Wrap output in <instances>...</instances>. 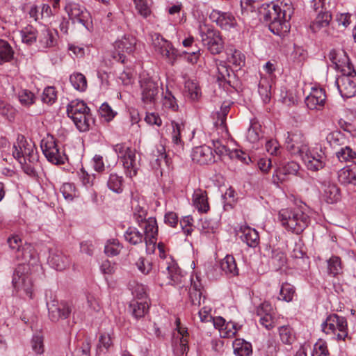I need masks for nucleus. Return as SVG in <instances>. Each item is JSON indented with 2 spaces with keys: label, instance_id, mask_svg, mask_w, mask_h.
I'll list each match as a JSON object with an SVG mask.
<instances>
[{
  "label": "nucleus",
  "instance_id": "nucleus-1",
  "mask_svg": "<svg viewBox=\"0 0 356 356\" xmlns=\"http://www.w3.org/2000/svg\"><path fill=\"white\" fill-rule=\"evenodd\" d=\"M286 8L275 4L268 5L260 11L264 22L268 24L270 31L275 35H282L289 31V22L293 13L290 5L285 3Z\"/></svg>",
  "mask_w": 356,
  "mask_h": 356
},
{
  "label": "nucleus",
  "instance_id": "nucleus-2",
  "mask_svg": "<svg viewBox=\"0 0 356 356\" xmlns=\"http://www.w3.org/2000/svg\"><path fill=\"white\" fill-rule=\"evenodd\" d=\"M279 219L283 227L296 234L302 233L309 222V216L302 206L282 209L279 212Z\"/></svg>",
  "mask_w": 356,
  "mask_h": 356
},
{
  "label": "nucleus",
  "instance_id": "nucleus-3",
  "mask_svg": "<svg viewBox=\"0 0 356 356\" xmlns=\"http://www.w3.org/2000/svg\"><path fill=\"white\" fill-rule=\"evenodd\" d=\"M322 330L332 339L344 340L348 336L346 319L336 314L329 315L322 324Z\"/></svg>",
  "mask_w": 356,
  "mask_h": 356
},
{
  "label": "nucleus",
  "instance_id": "nucleus-4",
  "mask_svg": "<svg viewBox=\"0 0 356 356\" xmlns=\"http://www.w3.org/2000/svg\"><path fill=\"white\" fill-rule=\"evenodd\" d=\"M201 40L203 44L212 54H218L224 49V42L220 32L207 25L200 26Z\"/></svg>",
  "mask_w": 356,
  "mask_h": 356
},
{
  "label": "nucleus",
  "instance_id": "nucleus-5",
  "mask_svg": "<svg viewBox=\"0 0 356 356\" xmlns=\"http://www.w3.org/2000/svg\"><path fill=\"white\" fill-rule=\"evenodd\" d=\"M346 63V69H342V75L337 79L336 83L341 95L350 98L356 95V83L353 80L356 72L348 62Z\"/></svg>",
  "mask_w": 356,
  "mask_h": 356
},
{
  "label": "nucleus",
  "instance_id": "nucleus-6",
  "mask_svg": "<svg viewBox=\"0 0 356 356\" xmlns=\"http://www.w3.org/2000/svg\"><path fill=\"white\" fill-rule=\"evenodd\" d=\"M13 157L18 161L28 160L30 163H38V156L34 145L26 141L24 136L18 137L17 144L12 147Z\"/></svg>",
  "mask_w": 356,
  "mask_h": 356
},
{
  "label": "nucleus",
  "instance_id": "nucleus-7",
  "mask_svg": "<svg viewBox=\"0 0 356 356\" xmlns=\"http://www.w3.org/2000/svg\"><path fill=\"white\" fill-rule=\"evenodd\" d=\"M29 270V265L19 264L14 271L12 283L15 289L23 290L30 298H32L33 283Z\"/></svg>",
  "mask_w": 356,
  "mask_h": 356
},
{
  "label": "nucleus",
  "instance_id": "nucleus-8",
  "mask_svg": "<svg viewBox=\"0 0 356 356\" xmlns=\"http://www.w3.org/2000/svg\"><path fill=\"white\" fill-rule=\"evenodd\" d=\"M42 151L47 160L54 164H63L66 156L58 147L53 136L47 135L40 143Z\"/></svg>",
  "mask_w": 356,
  "mask_h": 356
},
{
  "label": "nucleus",
  "instance_id": "nucleus-9",
  "mask_svg": "<svg viewBox=\"0 0 356 356\" xmlns=\"http://www.w3.org/2000/svg\"><path fill=\"white\" fill-rule=\"evenodd\" d=\"M152 38L155 51L170 63L173 64L177 56V50L159 33H154Z\"/></svg>",
  "mask_w": 356,
  "mask_h": 356
},
{
  "label": "nucleus",
  "instance_id": "nucleus-10",
  "mask_svg": "<svg viewBox=\"0 0 356 356\" xmlns=\"http://www.w3.org/2000/svg\"><path fill=\"white\" fill-rule=\"evenodd\" d=\"M136 39L131 35H125L121 40L115 42V51L113 58L124 63L126 59L125 54L130 55L136 48Z\"/></svg>",
  "mask_w": 356,
  "mask_h": 356
},
{
  "label": "nucleus",
  "instance_id": "nucleus-11",
  "mask_svg": "<svg viewBox=\"0 0 356 356\" xmlns=\"http://www.w3.org/2000/svg\"><path fill=\"white\" fill-rule=\"evenodd\" d=\"M285 143L287 149L293 154L300 156L307 151L308 143L300 132H288Z\"/></svg>",
  "mask_w": 356,
  "mask_h": 356
},
{
  "label": "nucleus",
  "instance_id": "nucleus-12",
  "mask_svg": "<svg viewBox=\"0 0 356 356\" xmlns=\"http://www.w3.org/2000/svg\"><path fill=\"white\" fill-rule=\"evenodd\" d=\"M47 307L49 318L54 322L67 318L72 312L71 305L65 302H58L56 300H52L47 303Z\"/></svg>",
  "mask_w": 356,
  "mask_h": 356
},
{
  "label": "nucleus",
  "instance_id": "nucleus-13",
  "mask_svg": "<svg viewBox=\"0 0 356 356\" xmlns=\"http://www.w3.org/2000/svg\"><path fill=\"white\" fill-rule=\"evenodd\" d=\"M142 89V100L145 104L155 101L159 93L158 84L151 79H143L140 81Z\"/></svg>",
  "mask_w": 356,
  "mask_h": 356
},
{
  "label": "nucleus",
  "instance_id": "nucleus-14",
  "mask_svg": "<svg viewBox=\"0 0 356 356\" xmlns=\"http://www.w3.org/2000/svg\"><path fill=\"white\" fill-rule=\"evenodd\" d=\"M192 159L195 163L207 165L215 162L212 149L207 145L196 147L193 149Z\"/></svg>",
  "mask_w": 356,
  "mask_h": 356
},
{
  "label": "nucleus",
  "instance_id": "nucleus-15",
  "mask_svg": "<svg viewBox=\"0 0 356 356\" xmlns=\"http://www.w3.org/2000/svg\"><path fill=\"white\" fill-rule=\"evenodd\" d=\"M216 79L219 84L222 85L223 83L232 86L235 80L234 70L230 69L226 63L221 60L216 63Z\"/></svg>",
  "mask_w": 356,
  "mask_h": 356
},
{
  "label": "nucleus",
  "instance_id": "nucleus-16",
  "mask_svg": "<svg viewBox=\"0 0 356 356\" xmlns=\"http://www.w3.org/2000/svg\"><path fill=\"white\" fill-rule=\"evenodd\" d=\"M239 238L250 247H256L259 244V236L258 232L249 226H241L236 230Z\"/></svg>",
  "mask_w": 356,
  "mask_h": 356
},
{
  "label": "nucleus",
  "instance_id": "nucleus-17",
  "mask_svg": "<svg viewBox=\"0 0 356 356\" xmlns=\"http://www.w3.org/2000/svg\"><path fill=\"white\" fill-rule=\"evenodd\" d=\"M325 93L321 88H312L305 99V104L309 109H321L325 102Z\"/></svg>",
  "mask_w": 356,
  "mask_h": 356
},
{
  "label": "nucleus",
  "instance_id": "nucleus-18",
  "mask_svg": "<svg viewBox=\"0 0 356 356\" xmlns=\"http://www.w3.org/2000/svg\"><path fill=\"white\" fill-rule=\"evenodd\" d=\"M67 13L73 23H79L86 27L87 21L89 17V13L79 4H70L67 7Z\"/></svg>",
  "mask_w": 356,
  "mask_h": 356
},
{
  "label": "nucleus",
  "instance_id": "nucleus-19",
  "mask_svg": "<svg viewBox=\"0 0 356 356\" xmlns=\"http://www.w3.org/2000/svg\"><path fill=\"white\" fill-rule=\"evenodd\" d=\"M48 262L57 270H63L70 265L68 257L58 249L51 250Z\"/></svg>",
  "mask_w": 356,
  "mask_h": 356
},
{
  "label": "nucleus",
  "instance_id": "nucleus-20",
  "mask_svg": "<svg viewBox=\"0 0 356 356\" xmlns=\"http://www.w3.org/2000/svg\"><path fill=\"white\" fill-rule=\"evenodd\" d=\"M159 267L161 269L165 268L159 275V277L163 280V284L172 285L180 281V277L177 273V269L174 266L166 265L162 261L159 264Z\"/></svg>",
  "mask_w": 356,
  "mask_h": 356
},
{
  "label": "nucleus",
  "instance_id": "nucleus-21",
  "mask_svg": "<svg viewBox=\"0 0 356 356\" xmlns=\"http://www.w3.org/2000/svg\"><path fill=\"white\" fill-rule=\"evenodd\" d=\"M144 223V237L145 238V244L147 246L152 245L154 248L156 242V235L158 233V227L156 221L154 218H149L145 220Z\"/></svg>",
  "mask_w": 356,
  "mask_h": 356
},
{
  "label": "nucleus",
  "instance_id": "nucleus-22",
  "mask_svg": "<svg viewBox=\"0 0 356 356\" xmlns=\"http://www.w3.org/2000/svg\"><path fill=\"white\" fill-rule=\"evenodd\" d=\"M125 173L127 177H133L136 175L138 163L136 159L134 151H128L127 154L121 159Z\"/></svg>",
  "mask_w": 356,
  "mask_h": 356
},
{
  "label": "nucleus",
  "instance_id": "nucleus-23",
  "mask_svg": "<svg viewBox=\"0 0 356 356\" xmlns=\"http://www.w3.org/2000/svg\"><path fill=\"white\" fill-rule=\"evenodd\" d=\"M210 18L213 22L222 28L233 26L236 22L234 16L229 13H223L213 10L210 14Z\"/></svg>",
  "mask_w": 356,
  "mask_h": 356
},
{
  "label": "nucleus",
  "instance_id": "nucleus-24",
  "mask_svg": "<svg viewBox=\"0 0 356 356\" xmlns=\"http://www.w3.org/2000/svg\"><path fill=\"white\" fill-rule=\"evenodd\" d=\"M129 310L136 318L143 317L148 312L149 304L147 299L133 300L129 304Z\"/></svg>",
  "mask_w": 356,
  "mask_h": 356
},
{
  "label": "nucleus",
  "instance_id": "nucleus-25",
  "mask_svg": "<svg viewBox=\"0 0 356 356\" xmlns=\"http://www.w3.org/2000/svg\"><path fill=\"white\" fill-rule=\"evenodd\" d=\"M230 111V104L224 102L220 111L216 113V120L215 121V125L218 130L221 132L227 133V127L226 125L227 115Z\"/></svg>",
  "mask_w": 356,
  "mask_h": 356
},
{
  "label": "nucleus",
  "instance_id": "nucleus-26",
  "mask_svg": "<svg viewBox=\"0 0 356 356\" xmlns=\"http://www.w3.org/2000/svg\"><path fill=\"white\" fill-rule=\"evenodd\" d=\"M331 20L332 15L328 11L321 10L310 24V29L314 33L318 32L321 29L327 27Z\"/></svg>",
  "mask_w": 356,
  "mask_h": 356
},
{
  "label": "nucleus",
  "instance_id": "nucleus-27",
  "mask_svg": "<svg viewBox=\"0 0 356 356\" xmlns=\"http://www.w3.org/2000/svg\"><path fill=\"white\" fill-rule=\"evenodd\" d=\"M323 195L327 203L333 204L339 200V190L334 184L324 183L323 184Z\"/></svg>",
  "mask_w": 356,
  "mask_h": 356
},
{
  "label": "nucleus",
  "instance_id": "nucleus-28",
  "mask_svg": "<svg viewBox=\"0 0 356 356\" xmlns=\"http://www.w3.org/2000/svg\"><path fill=\"white\" fill-rule=\"evenodd\" d=\"M193 204L200 212H207L209 209V205L207 192L201 189L195 191L193 194Z\"/></svg>",
  "mask_w": 356,
  "mask_h": 356
},
{
  "label": "nucleus",
  "instance_id": "nucleus-29",
  "mask_svg": "<svg viewBox=\"0 0 356 356\" xmlns=\"http://www.w3.org/2000/svg\"><path fill=\"white\" fill-rule=\"evenodd\" d=\"M37 37L39 42L44 48L51 47L56 44V40L55 35L45 26L37 31Z\"/></svg>",
  "mask_w": 356,
  "mask_h": 356
},
{
  "label": "nucleus",
  "instance_id": "nucleus-30",
  "mask_svg": "<svg viewBox=\"0 0 356 356\" xmlns=\"http://www.w3.org/2000/svg\"><path fill=\"white\" fill-rule=\"evenodd\" d=\"M76 128L80 131H86L89 129L91 124L94 123V120L91 116L90 111L86 113H81L79 115L70 118Z\"/></svg>",
  "mask_w": 356,
  "mask_h": 356
},
{
  "label": "nucleus",
  "instance_id": "nucleus-31",
  "mask_svg": "<svg viewBox=\"0 0 356 356\" xmlns=\"http://www.w3.org/2000/svg\"><path fill=\"white\" fill-rule=\"evenodd\" d=\"M90 108L83 102L78 99L72 101L67 107V114L69 118L79 115V114L89 112Z\"/></svg>",
  "mask_w": 356,
  "mask_h": 356
},
{
  "label": "nucleus",
  "instance_id": "nucleus-32",
  "mask_svg": "<svg viewBox=\"0 0 356 356\" xmlns=\"http://www.w3.org/2000/svg\"><path fill=\"white\" fill-rule=\"evenodd\" d=\"M227 62L233 66L235 70H240L245 64V56L239 51L230 49L227 53Z\"/></svg>",
  "mask_w": 356,
  "mask_h": 356
},
{
  "label": "nucleus",
  "instance_id": "nucleus-33",
  "mask_svg": "<svg viewBox=\"0 0 356 356\" xmlns=\"http://www.w3.org/2000/svg\"><path fill=\"white\" fill-rule=\"evenodd\" d=\"M124 236L125 240L131 245H136L145 242L144 234L133 227H130L127 229Z\"/></svg>",
  "mask_w": 356,
  "mask_h": 356
},
{
  "label": "nucleus",
  "instance_id": "nucleus-34",
  "mask_svg": "<svg viewBox=\"0 0 356 356\" xmlns=\"http://www.w3.org/2000/svg\"><path fill=\"white\" fill-rule=\"evenodd\" d=\"M220 268L226 274L232 276L238 275V269L236 266L235 259L232 255H227L220 263Z\"/></svg>",
  "mask_w": 356,
  "mask_h": 356
},
{
  "label": "nucleus",
  "instance_id": "nucleus-35",
  "mask_svg": "<svg viewBox=\"0 0 356 356\" xmlns=\"http://www.w3.org/2000/svg\"><path fill=\"white\" fill-rule=\"evenodd\" d=\"M233 348L236 356H250L252 352L251 344L240 339H236L234 341Z\"/></svg>",
  "mask_w": 356,
  "mask_h": 356
},
{
  "label": "nucleus",
  "instance_id": "nucleus-36",
  "mask_svg": "<svg viewBox=\"0 0 356 356\" xmlns=\"http://www.w3.org/2000/svg\"><path fill=\"white\" fill-rule=\"evenodd\" d=\"M328 58L334 65V67L337 70H340L342 72V69H346L347 66L344 65L346 63L348 58L344 54L343 51L337 52L336 50L332 49L328 54Z\"/></svg>",
  "mask_w": 356,
  "mask_h": 356
},
{
  "label": "nucleus",
  "instance_id": "nucleus-37",
  "mask_svg": "<svg viewBox=\"0 0 356 356\" xmlns=\"http://www.w3.org/2000/svg\"><path fill=\"white\" fill-rule=\"evenodd\" d=\"M269 307L270 305L268 304L263 303L261 305V307L257 309V314L261 316L260 323L267 330H270L275 326L272 316L266 313V312L268 310Z\"/></svg>",
  "mask_w": 356,
  "mask_h": 356
},
{
  "label": "nucleus",
  "instance_id": "nucleus-38",
  "mask_svg": "<svg viewBox=\"0 0 356 356\" xmlns=\"http://www.w3.org/2000/svg\"><path fill=\"white\" fill-rule=\"evenodd\" d=\"M339 179L344 184L356 186V165L341 169L339 172Z\"/></svg>",
  "mask_w": 356,
  "mask_h": 356
},
{
  "label": "nucleus",
  "instance_id": "nucleus-39",
  "mask_svg": "<svg viewBox=\"0 0 356 356\" xmlns=\"http://www.w3.org/2000/svg\"><path fill=\"white\" fill-rule=\"evenodd\" d=\"M79 177L83 185L87 188L91 190V195L93 199L97 198V193L92 188L95 184V177L94 175H89L85 170H81Z\"/></svg>",
  "mask_w": 356,
  "mask_h": 356
},
{
  "label": "nucleus",
  "instance_id": "nucleus-40",
  "mask_svg": "<svg viewBox=\"0 0 356 356\" xmlns=\"http://www.w3.org/2000/svg\"><path fill=\"white\" fill-rule=\"evenodd\" d=\"M107 186L108 188L116 193H120L123 191V178L116 173H111L109 175L107 181Z\"/></svg>",
  "mask_w": 356,
  "mask_h": 356
},
{
  "label": "nucleus",
  "instance_id": "nucleus-41",
  "mask_svg": "<svg viewBox=\"0 0 356 356\" xmlns=\"http://www.w3.org/2000/svg\"><path fill=\"white\" fill-rule=\"evenodd\" d=\"M185 89L186 95L192 101H197L201 97L200 88L195 81H186L185 83Z\"/></svg>",
  "mask_w": 356,
  "mask_h": 356
},
{
  "label": "nucleus",
  "instance_id": "nucleus-42",
  "mask_svg": "<svg viewBox=\"0 0 356 356\" xmlns=\"http://www.w3.org/2000/svg\"><path fill=\"white\" fill-rule=\"evenodd\" d=\"M172 131V141L176 145H182L183 143L181 140L182 134L184 131L185 124L183 122H178L172 121L171 122Z\"/></svg>",
  "mask_w": 356,
  "mask_h": 356
},
{
  "label": "nucleus",
  "instance_id": "nucleus-43",
  "mask_svg": "<svg viewBox=\"0 0 356 356\" xmlns=\"http://www.w3.org/2000/svg\"><path fill=\"white\" fill-rule=\"evenodd\" d=\"M172 346L175 356H186L188 350V339L186 338L175 339Z\"/></svg>",
  "mask_w": 356,
  "mask_h": 356
},
{
  "label": "nucleus",
  "instance_id": "nucleus-44",
  "mask_svg": "<svg viewBox=\"0 0 356 356\" xmlns=\"http://www.w3.org/2000/svg\"><path fill=\"white\" fill-rule=\"evenodd\" d=\"M279 334L281 341L285 344H292L296 341L293 330L289 325L281 326L279 328Z\"/></svg>",
  "mask_w": 356,
  "mask_h": 356
},
{
  "label": "nucleus",
  "instance_id": "nucleus-45",
  "mask_svg": "<svg viewBox=\"0 0 356 356\" xmlns=\"http://www.w3.org/2000/svg\"><path fill=\"white\" fill-rule=\"evenodd\" d=\"M122 249V245L119 241L112 238L107 241L104 247V252L108 257H113L119 254Z\"/></svg>",
  "mask_w": 356,
  "mask_h": 356
},
{
  "label": "nucleus",
  "instance_id": "nucleus-46",
  "mask_svg": "<svg viewBox=\"0 0 356 356\" xmlns=\"http://www.w3.org/2000/svg\"><path fill=\"white\" fill-rule=\"evenodd\" d=\"M14 55V51L9 44L5 40H0V63L9 62Z\"/></svg>",
  "mask_w": 356,
  "mask_h": 356
},
{
  "label": "nucleus",
  "instance_id": "nucleus-47",
  "mask_svg": "<svg viewBox=\"0 0 356 356\" xmlns=\"http://www.w3.org/2000/svg\"><path fill=\"white\" fill-rule=\"evenodd\" d=\"M70 81L73 87L79 91H85L87 88V80L81 73H74L70 77Z\"/></svg>",
  "mask_w": 356,
  "mask_h": 356
},
{
  "label": "nucleus",
  "instance_id": "nucleus-48",
  "mask_svg": "<svg viewBox=\"0 0 356 356\" xmlns=\"http://www.w3.org/2000/svg\"><path fill=\"white\" fill-rule=\"evenodd\" d=\"M270 86L269 83L266 80H261L258 86V92L260 95L264 103H268L270 97Z\"/></svg>",
  "mask_w": 356,
  "mask_h": 356
},
{
  "label": "nucleus",
  "instance_id": "nucleus-49",
  "mask_svg": "<svg viewBox=\"0 0 356 356\" xmlns=\"http://www.w3.org/2000/svg\"><path fill=\"white\" fill-rule=\"evenodd\" d=\"M327 270L330 274L336 275L342 270L341 259L337 256H332L327 260Z\"/></svg>",
  "mask_w": 356,
  "mask_h": 356
},
{
  "label": "nucleus",
  "instance_id": "nucleus-50",
  "mask_svg": "<svg viewBox=\"0 0 356 356\" xmlns=\"http://www.w3.org/2000/svg\"><path fill=\"white\" fill-rule=\"evenodd\" d=\"M112 340L109 334H102L99 337V341L97 345V354L100 355L103 352V349L107 351L109 348L112 346Z\"/></svg>",
  "mask_w": 356,
  "mask_h": 356
},
{
  "label": "nucleus",
  "instance_id": "nucleus-51",
  "mask_svg": "<svg viewBox=\"0 0 356 356\" xmlns=\"http://www.w3.org/2000/svg\"><path fill=\"white\" fill-rule=\"evenodd\" d=\"M18 99L21 104L30 106L35 102L34 94L26 89L22 90L18 94Z\"/></svg>",
  "mask_w": 356,
  "mask_h": 356
},
{
  "label": "nucleus",
  "instance_id": "nucleus-52",
  "mask_svg": "<svg viewBox=\"0 0 356 356\" xmlns=\"http://www.w3.org/2000/svg\"><path fill=\"white\" fill-rule=\"evenodd\" d=\"M271 262L275 268L279 269L284 266L286 263V257L285 254L278 250L272 251Z\"/></svg>",
  "mask_w": 356,
  "mask_h": 356
},
{
  "label": "nucleus",
  "instance_id": "nucleus-53",
  "mask_svg": "<svg viewBox=\"0 0 356 356\" xmlns=\"http://www.w3.org/2000/svg\"><path fill=\"white\" fill-rule=\"evenodd\" d=\"M295 293V288L293 286L288 283H284L282 285L280 289V298L282 300L290 302L292 300Z\"/></svg>",
  "mask_w": 356,
  "mask_h": 356
},
{
  "label": "nucleus",
  "instance_id": "nucleus-54",
  "mask_svg": "<svg viewBox=\"0 0 356 356\" xmlns=\"http://www.w3.org/2000/svg\"><path fill=\"white\" fill-rule=\"evenodd\" d=\"M57 99V92L54 87L49 86L45 88L42 95V100L44 103L53 104Z\"/></svg>",
  "mask_w": 356,
  "mask_h": 356
},
{
  "label": "nucleus",
  "instance_id": "nucleus-55",
  "mask_svg": "<svg viewBox=\"0 0 356 356\" xmlns=\"http://www.w3.org/2000/svg\"><path fill=\"white\" fill-rule=\"evenodd\" d=\"M60 191L67 200L72 201L76 196L75 186L71 183L63 184Z\"/></svg>",
  "mask_w": 356,
  "mask_h": 356
},
{
  "label": "nucleus",
  "instance_id": "nucleus-56",
  "mask_svg": "<svg viewBox=\"0 0 356 356\" xmlns=\"http://www.w3.org/2000/svg\"><path fill=\"white\" fill-rule=\"evenodd\" d=\"M336 154L338 159L341 162L352 161L356 156V153L349 147L341 148Z\"/></svg>",
  "mask_w": 356,
  "mask_h": 356
},
{
  "label": "nucleus",
  "instance_id": "nucleus-57",
  "mask_svg": "<svg viewBox=\"0 0 356 356\" xmlns=\"http://www.w3.org/2000/svg\"><path fill=\"white\" fill-rule=\"evenodd\" d=\"M0 114L11 121L14 119L15 115V108L8 103L0 102Z\"/></svg>",
  "mask_w": 356,
  "mask_h": 356
},
{
  "label": "nucleus",
  "instance_id": "nucleus-58",
  "mask_svg": "<svg viewBox=\"0 0 356 356\" xmlns=\"http://www.w3.org/2000/svg\"><path fill=\"white\" fill-rule=\"evenodd\" d=\"M317 159H314L310 163L309 161H307V168L312 171H318L322 169L325 165V157L323 155L321 154H316Z\"/></svg>",
  "mask_w": 356,
  "mask_h": 356
},
{
  "label": "nucleus",
  "instance_id": "nucleus-59",
  "mask_svg": "<svg viewBox=\"0 0 356 356\" xmlns=\"http://www.w3.org/2000/svg\"><path fill=\"white\" fill-rule=\"evenodd\" d=\"M134 2L138 13L143 17H147L151 14V10L147 0H134Z\"/></svg>",
  "mask_w": 356,
  "mask_h": 356
},
{
  "label": "nucleus",
  "instance_id": "nucleus-60",
  "mask_svg": "<svg viewBox=\"0 0 356 356\" xmlns=\"http://www.w3.org/2000/svg\"><path fill=\"white\" fill-rule=\"evenodd\" d=\"M22 42L27 44H33L38 39L37 31L32 28L26 29L22 32Z\"/></svg>",
  "mask_w": 356,
  "mask_h": 356
},
{
  "label": "nucleus",
  "instance_id": "nucleus-61",
  "mask_svg": "<svg viewBox=\"0 0 356 356\" xmlns=\"http://www.w3.org/2000/svg\"><path fill=\"white\" fill-rule=\"evenodd\" d=\"M161 149L158 150L161 154L158 156V157L155 159V164H154V168H160V173L161 175H163V166L168 167V160L167 159V155L165 154V149L163 147H161Z\"/></svg>",
  "mask_w": 356,
  "mask_h": 356
},
{
  "label": "nucleus",
  "instance_id": "nucleus-62",
  "mask_svg": "<svg viewBox=\"0 0 356 356\" xmlns=\"http://www.w3.org/2000/svg\"><path fill=\"white\" fill-rule=\"evenodd\" d=\"M163 104L165 108H170L173 111L178 109V105L175 97L172 95L171 92L168 90H167L164 95Z\"/></svg>",
  "mask_w": 356,
  "mask_h": 356
},
{
  "label": "nucleus",
  "instance_id": "nucleus-63",
  "mask_svg": "<svg viewBox=\"0 0 356 356\" xmlns=\"http://www.w3.org/2000/svg\"><path fill=\"white\" fill-rule=\"evenodd\" d=\"M213 146L217 155L220 157L226 156L229 157V153L232 152V150L228 149L225 145L222 144L220 140H213Z\"/></svg>",
  "mask_w": 356,
  "mask_h": 356
},
{
  "label": "nucleus",
  "instance_id": "nucleus-64",
  "mask_svg": "<svg viewBox=\"0 0 356 356\" xmlns=\"http://www.w3.org/2000/svg\"><path fill=\"white\" fill-rule=\"evenodd\" d=\"M312 356H329V352L325 344L322 341L316 343Z\"/></svg>",
  "mask_w": 356,
  "mask_h": 356
}]
</instances>
